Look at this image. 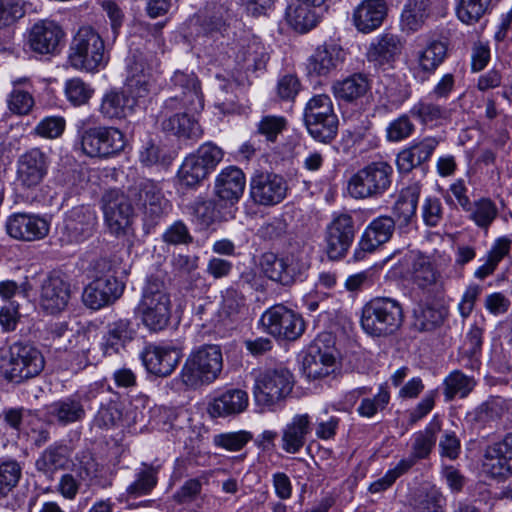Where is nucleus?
Returning a JSON list of instances; mask_svg holds the SVG:
<instances>
[{"mask_svg": "<svg viewBox=\"0 0 512 512\" xmlns=\"http://www.w3.org/2000/svg\"><path fill=\"white\" fill-rule=\"evenodd\" d=\"M143 324L151 331L164 330L170 323L172 302L163 278L150 275L136 307Z\"/></svg>", "mask_w": 512, "mask_h": 512, "instance_id": "obj_1", "label": "nucleus"}, {"mask_svg": "<svg viewBox=\"0 0 512 512\" xmlns=\"http://www.w3.org/2000/svg\"><path fill=\"white\" fill-rule=\"evenodd\" d=\"M223 370V355L220 346L206 344L193 350L181 369L182 383L190 389H198L214 383Z\"/></svg>", "mask_w": 512, "mask_h": 512, "instance_id": "obj_2", "label": "nucleus"}, {"mask_svg": "<svg viewBox=\"0 0 512 512\" xmlns=\"http://www.w3.org/2000/svg\"><path fill=\"white\" fill-rule=\"evenodd\" d=\"M68 60L73 68L92 73L107 65L105 42L94 27L84 25L78 29L70 43Z\"/></svg>", "mask_w": 512, "mask_h": 512, "instance_id": "obj_3", "label": "nucleus"}, {"mask_svg": "<svg viewBox=\"0 0 512 512\" xmlns=\"http://www.w3.org/2000/svg\"><path fill=\"white\" fill-rule=\"evenodd\" d=\"M404 313L401 304L390 297H376L362 308L360 324L372 337L394 334L402 326Z\"/></svg>", "mask_w": 512, "mask_h": 512, "instance_id": "obj_4", "label": "nucleus"}, {"mask_svg": "<svg viewBox=\"0 0 512 512\" xmlns=\"http://www.w3.org/2000/svg\"><path fill=\"white\" fill-rule=\"evenodd\" d=\"M45 366L41 351L29 342H15L0 358V370L5 379L21 383L39 375Z\"/></svg>", "mask_w": 512, "mask_h": 512, "instance_id": "obj_5", "label": "nucleus"}, {"mask_svg": "<svg viewBox=\"0 0 512 512\" xmlns=\"http://www.w3.org/2000/svg\"><path fill=\"white\" fill-rule=\"evenodd\" d=\"M129 197L140 210L146 233L154 229L172 209L161 186L150 179H140L129 187Z\"/></svg>", "mask_w": 512, "mask_h": 512, "instance_id": "obj_6", "label": "nucleus"}, {"mask_svg": "<svg viewBox=\"0 0 512 512\" xmlns=\"http://www.w3.org/2000/svg\"><path fill=\"white\" fill-rule=\"evenodd\" d=\"M260 266L270 280L283 286H291L307 279L311 261L304 249H297L283 257H278L272 252L264 253L261 256Z\"/></svg>", "mask_w": 512, "mask_h": 512, "instance_id": "obj_7", "label": "nucleus"}, {"mask_svg": "<svg viewBox=\"0 0 512 512\" xmlns=\"http://www.w3.org/2000/svg\"><path fill=\"white\" fill-rule=\"evenodd\" d=\"M393 167L385 161H375L353 174L347 185L354 199H376L383 196L392 184Z\"/></svg>", "mask_w": 512, "mask_h": 512, "instance_id": "obj_8", "label": "nucleus"}, {"mask_svg": "<svg viewBox=\"0 0 512 512\" xmlns=\"http://www.w3.org/2000/svg\"><path fill=\"white\" fill-rule=\"evenodd\" d=\"M303 119L308 133L316 141L330 143L337 136L339 120L328 95L313 96L306 103Z\"/></svg>", "mask_w": 512, "mask_h": 512, "instance_id": "obj_9", "label": "nucleus"}, {"mask_svg": "<svg viewBox=\"0 0 512 512\" xmlns=\"http://www.w3.org/2000/svg\"><path fill=\"white\" fill-rule=\"evenodd\" d=\"M292 388L293 376L288 369H267L255 378L253 395L258 406L271 408L285 399Z\"/></svg>", "mask_w": 512, "mask_h": 512, "instance_id": "obj_10", "label": "nucleus"}, {"mask_svg": "<svg viewBox=\"0 0 512 512\" xmlns=\"http://www.w3.org/2000/svg\"><path fill=\"white\" fill-rule=\"evenodd\" d=\"M82 151L89 157L108 158L120 153L126 139L116 127L96 126L79 130Z\"/></svg>", "mask_w": 512, "mask_h": 512, "instance_id": "obj_11", "label": "nucleus"}, {"mask_svg": "<svg viewBox=\"0 0 512 512\" xmlns=\"http://www.w3.org/2000/svg\"><path fill=\"white\" fill-rule=\"evenodd\" d=\"M101 204L109 231L116 236L125 235L134 216V203L129 197V189L127 193L118 189L106 191L101 198Z\"/></svg>", "mask_w": 512, "mask_h": 512, "instance_id": "obj_12", "label": "nucleus"}, {"mask_svg": "<svg viewBox=\"0 0 512 512\" xmlns=\"http://www.w3.org/2000/svg\"><path fill=\"white\" fill-rule=\"evenodd\" d=\"M266 331L278 339L294 341L305 330L302 316L283 304H276L267 309L261 317Z\"/></svg>", "mask_w": 512, "mask_h": 512, "instance_id": "obj_13", "label": "nucleus"}, {"mask_svg": "<svg viewBox=\"0 0 512 512\" xmlns=\"http://www.w3.org/2000/svg\"><path fill=\"white\" fill-rule=\"evenodd\" d=\"M288 191L286 180L279 174L256 171L249 182V195L256 205L271 207L281 203Z\"/></svg>", "mask_w": 512, "mask_h": 512, "instance_id": "obj_14", "label": "nucleus"}, {"mask_svg": "<svg viewBox=\"0 0 512 512\" xmlns=\"http://www.w3.org/2000/svg\"><path fill=\"white\" fill-rule=\"evenodd\" d=\"M356 233L353 217L348 213L334 214L326 228V251L331 260L343 258L351 247Z\"/></svg>", "mask_w": 512, "mask_h": 512, "instance_id": "obj_15", "label": "nucleus"}, {"mask_svg": "<svg viewBox=\"0 0 512 512\" xmlns=\"http://www.w3.org/2000/svg\"><path fill=\"white\" fill-rule=\"evenodd\" d=\"M482 469L488 477L498 481H505L512 477V433L486 446Z\"/></svg>", "mask_w": 512, "mask_h": 512, "instance_id": "obj_16", "label": "nucleus"}, {"mask_svg": "<svg viewBox=\"0 0 512 512\" xmlns=\"http://www.w3.org/2000/svg\"><path fill=\"white\" fill-rule=\"evenodd\" d=\"M71 284L59 272H51L41 284L40 306L49 314L63 311L71 298Z\"/></svg>", "mask_w": 512, "mask_h": 512, "instance_id": "obj_17", "label": "nucleus"}, {"mask_svg": "<svg viewBox=\"0 0 512 512\" xmlns=\"http://www.w3.org/2000/svg\"><path fill=\"white\" fill-rule=\"evenodd\" d=\"M96 225L97 216L91 207L85 205L73 207L64 219L63 240L67 243L84 242L94 234Z\"/></svg>", "mask_w": 512, "mask_h": 512, "instance_id": "obj_18", "label": "nucleus"}, {"mask_svg": "<svg viewBox=\"0 0 512 512\" xmlns=\"http://www.w3.org/2000/svg\"><path fill=\"white\" fill-rule=\"evenodd\" d=\"M183 356L182 348L172 345H149L141 353L146 370L158 377L169 376Z\"/></svg>", "mask_w": 512, "mask_h": 512, "instance_id": "obj_19", "label": "nucleus"}, {"mask_svg": "<svg viewBox=\"0 0 512 512\" xmlns=\"http://www.w3.org/2000/svg\"><path fill=\"white\" fill-rule=\"evenodd\" d=\"M138 325L130 318H117L105 327L101 349L105 356L120 354L137 336Z\"/></svg>", "mask_w": 512, "mask_h": 512, "instance_id": "obj_20", "label": "nucleus"}, {"mask_svg": "<svg viewBox=\"0 0 512 512\" xmlns=\"http://www.w3.org/2000/svg\"><path fill=\"white\" fill-rule=\"evenodd\" d=\"M124 287V283L116 276L94 279L83 291V302L90 309L98 310L120 298Z\"/></svg>", "mask_w": 512, "mask_h": 512, "instance_id": "obj_21", "label": "nucleus"}, {"mask_svg": "<svg viewBox=\"0 0 512 512\" xmlns=\"http://www.w3.org/2000/svg\"><path fill=\"white\" fill-rule=\"evenodd\" d=\"M88 396L75 392L54 401L47 407L48 416L60 426L82 422L86 418Z\"/></svg>", "mask_w": 512, "mask_h": 512, "instance_id": "obj_22", "label": "nucleus"}, {"mask_svg": "<svg viewBox=\"0 0 512 512\" xmlns=\"http://www.w3.org/2000/svg\"><path fill=\"white\" fill-rule=\"evenodd\" d=\"M48 163V155L40 148L27 150L17 161L18 181L27 188L37 186L47 174Z\"/></svg>", "mask_w": 512, "mask_h": 512, "instance_id": "obj_23", "label": "nucleus"}, {"mask_svg": "<svg viewBox=\"0 0 512 512\" xmlns=\"http://www.w3.org/2000/svg\"><path fill=\"white\" fill-rule=\"evenodd\" d=\"M6 231L17 240L36 241L48 235L49 223L38 215L16 213L7 219Z\"/></svg>", "mask_w": 512, "mask_h": 512, "instance_id": "obj_24", "label": "nucleus"}, {"mask_svg": "<svg viewBox=\"0 0 512 512\" xmlns=\"http://www.w3.org/2000/svg\"><path fill=\"white\" fill-rule=\"evenodd\" d=\"M65 33L61 26L52 20L36 22L29 31V48L38 54H55Z\"/></svg>", "mask_w": 512, "mask_h": 512, "instance_id": "obj_25", "label": "nucleus"}, {"mask_svg": "<svg viewBox=\"0 0 512 512\" xmlns=\"http://www.w3.org/2000/svg\"><path fill=\"white\" fill-rule=\"evenodd\" d=\"M395 230V220L390 216H380L374 219L364 230L354 252V259L361 260L366 253L373 252L382 244L388 242Z\"/></svg>", "mask_w": 512, "mask_h": 512, "instance_id": "obj_26", "label": "nucleus"}, {"mask_svg": "<svg viewBox=\"0 0 512 512\" xmlns=\"http://www.w3.org/2000/svg\"><path fill=\"white\" fill-rule=\"evenodd\" d=\"M318 338L307 348L302 360L303 372L309 379H319L334 371L335 357L329 347H322Z\"/></svg>", "mask_w": 512, "mask_h": 512, "instance_id": "obj_27", "label": "nucleus"}, {"mask_svg": "<svg viewBox=\"0 0 512 512\" xmlns=\"http://www.w3.org/2000/svg\"><path fill=\"white\" fill-rule=\"evenodd\" d=\"M246 186V178L243 171L236 166H229L221 170L214 184V193L225 204L237 203Z\"/></svg>", "mask_w": 512, "mask_h": 512, "instance_id": "obj_28", "label": "nucleus"}, {"mask_svg": "<svg viewBox=\"0 0 512 512\" xmlns=\"http://www.w3.org/2000/svg\"><path fill=\"white\" fill-rule=\"evenodd\" d=\"M438 144L439 141L435 137H425L401 150L396 158L399 173L407 174L413 169L423 166L430 160Z\"/></svg>", "mask_w": 512, "mask_h": 512, "instance_id": "obj_29", "label": "nucleus"}, {"mask_svg": "<svg viewBox=\"0 0 512 512\" xmlns=\"http://www.w3.org/2000/svg\"><path fill=\"white\" fill-rule=\"evenodd\" d=\"M387 13L388 6L385 0H363L354 9V26L361 33H371L382 25Z\"/></svg>", "mask_w": 512, "mask_h": 512, "instance_id": "obj_30", "label": "nucleus"}, {"mask_svg": "<svg viewBox=\"0 0 512 512\" xmlns=\"http://www.w3.org/2000/svg\"><path fill=\"white\" fill-rule=\"evenodd\" d=\"M312 430L313 424L308 414L294 415L282 430V449L289 454L300 452Z\"/></svg>", "mask_w": 512, "mask_h": 512, "instance_id": "obj_31", "label": "nucleus"}, {"mask_svg": "<svg viewBox=\"0 0 512 512\" xmlns=\"http://www.w3.org/2000/svg\"><path fill=\"white\" fill-rule=\"evenodd\" d=\"M137 101L124 89H110L104 93L99 112L108 120H122L133 114Z\"/></svg>", "mask_w": 512, "mask_h": 512, "instance_id": "obj_32", "label": "nucleus"}, {"mask_svg": "<svg viewBox=\"0 0 512 512\" xmlns=\"http://www.w3.org/2000/svg\"><path fill=\"white\" fill-rule=\"evenodd\" d=\"M171 85L175 89V93L182 96L185 110L198 111L203 108L199 82L193 73L176 71L171 78Z\"/></svg>", "mask_w": 512, "mask_h": 512, "instance_id": "obj_33", "label": "nucleus"}, {"mask_svg": "<svg viewBox=\"0 0 512 512\" xmlns=\"http://www.w3.org/2000/svg\"><path fill=\"white\" fill-rule=\"evenodd\" d=\"M94 463L87 462L85 465H81L76 471L73 473H65L60 477L57 491L68 500H73L78 494L81 481L89 480V485H99L101 487H106L110 485L108 480L102 482L96 475H92L94 472L93 467Z\"/></svg>", "mask_w": 512, "mask_h": 512, "instance_id": "obj_34", "label": "nucleus"}, {"mask_svg": "<svg viewBox=\"0 0 512 512\" xmlns=\"http://www.w3.org/2000/svg\"><path fill=\"white\" fill-rule=\"evenodd\" d=\"M152 86L149 67L141 59L133 60L128 64V74L125 80L124 91L131 94L135 101L148 96Z\"/></svg>", "mask_w": 512, "mask_h": 512, "instance_id": "obj_35", "label": "nucleus"}, {"mask_svg": "<svg viewBox=\"0 0 512 512\" xmlns=\"http://www.w3.org/2000/svg\"><path fill=\"white\" fill-rule=\"evenodd\" d=\"M248 406V395L241 389H229L214 397L208 412L212 417H225L243 412Z\"/></svg>", "mask_w": 512, "mask_h": 512, "instance_id": "obj_36", "label": "nucleus"}, {"mask_svg": "<svg viewBox=\"0 0 512 512\" xmlns=\"http://www.w3.org/2000/svg\"><path fill=\"white\" fill-rule=\"evenodd\" d=\"M70 462V449L61 442L48 446L35 462L36 470L49 478H53L56 471L65 469Z\"/></svg>", "mask_w": 512, "mask_h": 512, "instance_id": "obj_37", "label": "nucleus"}, {"mask_svg": "<svg viewBox=\"0 0 512 512\" xmlns=\"http://www.w3.org/2000/svg\"><path fill=\"white\" fill-rule=\"evenodd\" d=\"M342 60V50L335 45L318 47L308 59V74L310 76H327L337 69Z\"/></svg>", "mask_w": 512, "mask_h": 512, "instance_id": "obj_38", "label": "nucleus"}, {"mask_svg": "<svg viewBox=\"0 0 512 512\" xmlns=\"http://www.w3.org/2000/svg\"><path fill=\"white\" fill-rule=\"evenodd\" d=\"M403 44L397 35L384 33L370 44L367 58L375 65H384L393 62L400 55Z\"/></svg>", "mask_w": 512, "mask_h": 512, "instance_id": "obj_39", "label": "nucleus"}, {"mask_svg": "<svg viewBox=\"0 0 512 512\" xmlns=\"http://www.w3.org/2000/svg\"><path fill=\"white\" fill-rule=\"evenodd\" d=\"M234 20H236L235 14L230 4L227 2L213 3L208 7L201 27L207 35L221 34L223 36Z\"/></svg>", "mask_w": 512, "mask_h": 512, "instance_id": "obj_40", "label": "nucleus"}, {"mask_svg": "<svg viewBox=\"0 0 512 512\" xmlns=\"http://www.w3.org/2000/svg\"><path fill=\"white\" fill-rule=\"evenodd\" d=\"M431 5V0H407L400 19L402 31L414 33L422 29L431 15Z\"/></svg>", "mask_w": 512, "mask_h": 512, "instance_id": "obj_41", "label": "nucleus"}, {"mask_svg": "<svg viewBox=\"0 0 512 512\" xmlns=\"http://www.w3.org/2000/svg\"><path fill=\"white\" fill-rule=\"evenodd\" d=\"M164 132L178 138L198 140L203 130L199 123L187 113H175L161 122Z\"/></svg>", "mask_w": 512, "mask_h": 512, "instance_id": "obj_42", "label": "nucleus"}, {"mask_svg": "<svg viewBox=\"0 0 512 512\" xmlns=\"http://www.w3.org/2000/svg\"><path fill=\"white\" fill-rule=\"evenodd\" d=\"M285 15L289 25L300 33L308 32L319 21L316 8L310 3L298 0L287 7Z\"/></svg>", "mask_w": 512, "mask_h": 512, "instance_id": "obj_43", "label": "nucleus"}, {"mask_svg": "<svg viewBox=\"0 0 512 512\" xmlns=\"http://www.w3.org/2000/svg\"><path fill=\"white\" fill-rule=\"evenodd\" d=\"M420 196V187L412 185L401 191L398 200L393 207V214L396 217L399 227L409 225L416 217V210Z\"/></svg>", "mask_w": 512, "mask_h": 512, "instance_id": "obj_44", "label": "nucleus"}, {"mask_svg": "<svg viewBox=\"0 0 512 512\" xmlns=\"http://www.w3.org/2000/svg\"><path fill=\"white\" fill-rule=\"evenodd\" d=\"M440 431L441 422L438 416H434L423 431H418L413 435L411 454L418 460L428 458L436 444L437 434Z\"/></svg>", "mask_w": 512, "mask_h": 512, "instance_id": "obj_45", "label": "nucleus"}, {"mask_svg": "<svg viewBox=\"0 0 512 512\" xmlns=\"http://www.w3.org/2000/svg\"><path fill=\"white\" fill-rule=\"evenodd\" d=\"M370 89V82L366 75L355 73L333 85L336 98L352 102L363 97Z\"/></svg>", "mask_w": 512, "mask_h": 512, "instance_id": "obj_46", "label": "nucleus"}, {"mask_svg": "<svg viewBox=\"0 0 512 512\" xmlns=\"http://www.w3.org/2000/svg\"><path fill=\"white\" fill-rule=\"evenodd\" d=\"M412 281L418 288L428 292L441 286L440 273L425 258H418L413 262Z\"/></svg>", "mask_w": 512, "mask_h": 512, "instance_id": "obj_47", "label": "nucleus"}, {"mask_svg": "<svg viewBox=\"0 0 512 512\" xmlns=\"http://www.w3.org/2000/svg\"><path fill=\"white\" fill-rule=\"evenodd\" d=\"M444 504L445 498L435 486L418 489L411 502L414 512H443Z\"/></svg>", "mask_w": 512, "mask_h": 512, "instance_id": "obj_48", "label": "nucleus"}, {"mask_svg": "<svg viewBox=\"0 0 512 512\" xmlns=\"http://www.w3.org/2000/svg\"><path fill=\"white\" fill-rule=\"evenodd\" d=\"M447 46L442 41H431L417 54L420 69L426 73H433L445 60Z\"/></svg>", "mask_w": 512, "mask_h": 512, "instance_id": "obj_49", "label": "nucleus"}, {"mask_svg": "<svg viewBox=\"0 0 512 512\" xmlns=\"http://www.w3.org/2000/svg\"><path fill=\"white\" fill-rule=\"evenodd\" d=\"M209 171L192 155H188L178 171V179L181 185L193 188L199 185L208 175Z\"/></svg>", "mask_w": 512, "mask_h": 512, "instance_id": "obj_50", "label": "nucleus"}, {"mask_svg": "<svg viewBox=\"0 0 512 512\" xmlns=\"http://www.w3.org/2000/svg\"><path fill=\"white\" fill-rule=\"evenodd\" d=\"M475 381L459 370L451 372L444 380V395L451 401L456 396L466 397L474 388Z\"/></svg>", "mask_w": 512, "mask_h": 512, "instance_id": "obj_51", "label": "nucleus"}, {"mask_svg": "<svg viewBox=\"0 0 512 512\" xmlns=\"http://www.w3.org/2000/svg\"><path fill=\"white\" fill-rule=\"evenodd\" d=\"M77 347L68 354L70 368L75 372H79L91 365H96L98 359L91 354V343L85 335L77 337Z\"/></svg>", "mask_w": 512, "mask_h": 512, "instance_id": "obj_52", "label": "nucleus"}, {"mask_svg": "<svg viewBox=\"0 0 512 512\" xmlns=\"http://www.w3.org/2000/svg\"><path fill=\"white\" fill-rule=\"evenodd\" d=\"M22 475V468L15 459H5L0 462V500L18 485Z\"/></svg>", "mask_w": 512, "mask_h": 512, "instance_id": "obj_53", "label": "nucleus"}, {"mask_svg": "<svg viewBox=\"0 0 512 512\" xmlns=\"http://www.w3.org/2000/svg\"><path fill=\"white\" fill-rule=\"evenodd\" d=\"M492 0H460L456 13L460 21L474 24L488 11Z\"/></svg>", "mask_w": 512, "mask_h": 512, "instance_id": "obj_54", "label": "nucleus"}, {"mask_svg": "<svg viewBox=\"0 0 512 512\" xmlns=\"http://www.w3.org/2000/svg\"><path fill=\"white\" fill-rule=\"evenodd\" d=\"M470 218L475 224L487 230L498 214V210L494 202L488 198H482L473 204L471 203Z\"/></svg>", "mask_w": 512, "mask_h": 512, "instance_id": "obj_55", "label": "nucleus"}, {"mask_svg": "<svg viewBox=\"0 0 512 512\" xmlns=\"http://www.w3.org/2000/svg\"><path fill=\"white\" fill-rule=\"evenodd\" d=\"M65 94L71 104L81 106L88 103L94 94V89L81 78H72L65 83Z\"/></svg>", "mask_w": 512, "mask_h": 512, "instance_id": "obj_56", "label": "nucleus"}, {"mask_svg": "<svg viewBox=\"0 0 512 512\" xmlns=\"http://www.w3.org/2000/svg\"><path fill=\"white\" fill-rule=\"evenodd\" d=\"M192 214L201 226L207 228L220 220V212L217 205L211 199H197L192 205Z\"/></svg>", "mask_w": 512, "mask_h": 512, "instance_id": "obj_57", "label": "nucleus"}, {"mask_svg": "<svg viewBox=\"0 0 512 512\" xmlns=\"http://www.w3.org/2000/svg\"><path fill=\"white\" fill-rule=\"evenodd\" d=\"M157 484L156 470L146 467L137 474L136 480L127 487V494L137 498L149 494Z\"/></svg>", "mask_w": 512, "mask_h": 512, "instance_id": "obj_58", "label": "nucleus"}, {"mask_svg": "<svg viewBox=\"0 0 512 512\" xmlns=\"http://www.w3.org/2000/svg\"><path fill=\"white\" fill-rule=\"evenodd\" d=\"M415 131V125L409 115L402 114L391 121L386 129L387 139L390 142H400L409 138Z\"/></svg>", "mask_w": 512, "mask_h": 512, "instance_id": "obj_59", "label": "nucleus"}, {"mask_svg": "<svg viewBox=\"0 0 512 512\" xmlns=\"http://www.w3.org/2000/svg\"><path fill=\"white\" fill-rule=\"evenodd\" d=\"M192 155L211 173L221 162L223 151L214 143L207 142L201 145Z\"/></svg>", "mask_w": 512, "mask_h": 512, "instance_id": "obj_60", "label": "nucleus"}, {"mask_svg": "<svg viewBox=\"0 0 512 512\" xmlns=\"http://www.w3.org/2000/svg\"><path fill=\"white\" fill-rule=\"evenodd\" d=\"M389 400V392L384 387H380L378 394L375 395L374 398L362 399L360 405L357 408V412L362 417L371 418L379 410L385 409L389 403Z\"/></svg>", "mask_w": 512, "mask_h": 512, "instance_id": "obj_61", "label": "nucleus"}, {"mask_svg": "<svg viewBox=\"0 0 512 512\" xmlns=\"http://www.w3.org/2000/svg\"><path fill=\"white\" fill-rule=\"evenodd\" d=\"M412 117L418 118L422 123L441 119L445 115V109L438 104L420 101L416 103L409 111Z\"/></svg>", "mask_w": 512, "mask_h": 512, "instance_id": "obj_62", "label": "nucleus"}, {"mask_svg": "<svg viewBox=\"0 0 512 512\" xmlns=\"http://www.w3.org/2000/svg\"><path fill=\"white\" fill-rule=\"evenodd\" d=\"M162 240L169 245H188L193 242V237L186 224L178 220L165 230Z\"/></svg>", "mask_w": 512, "mask_h": 512, "instance_id": "obj_63", "label": "nucleus"}, {"mask_svg": "<svg viewBox=\"0 0 512 512\" xmlns=\"http://www.w3.org/2000/svg\"><path fill=\"white\" fill-rule=\"evenodd\" d=\"M287 121L282 116H264L258 123L257 131L270 142H275L277 136L285 129Z\"/></svg>", "mask_w": 512, "mask_h": 512, "instance_id": "obj_64", "label": "nucleus"}]
</instances>
